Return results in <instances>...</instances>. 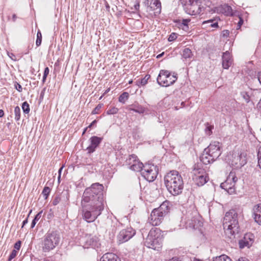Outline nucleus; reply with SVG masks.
I'll use <instances>...</instances> for the list:
<instances>
[{"mask_svg": "<svg viewBox=\"0 0 261 261\" xmlns=\"http://www.w3.org/2000/svg\"><path fill=\"white\" fill-rule=\"evenodd\" d=\"M103 186L98 183L92 185L84 191L81 202V206L105 205L102 196Z\"/></svg>", "mask_w": 261, "mask_h": 261, "instance_id": "f257e3e1", "label": "nucleus"}, {"mask_svg": "<svg viewBox=\"0 0 261 261\" xmlns=\"http://www.w3.org/2000/svg\"><path fill=\"white\" fill-rule=\"evenodd\" d=\"M164 182L168 191L173 195H177L182 192L184 182L178 171L172 170L167 173L164 176Z\"/></svg>", "mask_w": 261, "mask_h": 261, "instance_id": "f03ea898", "label": "nucleus"}, {"mask_svg": "<svg viewBox=\"0 0 261 261\" xmlns=\"http://www.w3.org/2000/svg\"><path fill=\"white\" fill-rule=\"evenodd\" d=\"M223 225L225 234L230 239H232L236 234L239 233L238 214L235 210H231L226 213Z\"/></svg>", "mask_w": 261, "mask_h": 261, "instance_id": "7ed1b4c3", "label": "nucleus"}, {"mask_svg": "<svg viewBox=\"0 0 261 261\" xmlns=\"http://www.w3.org/2000/svg\"><path fill=\"white\" fill-rule=\"evenodd\" d=\"M221 145L219 142H212L206 148L201 156V162L205 165L213 163L221 154Z\"/></svg>", "mask_w": 261, "mask_h": 261, "instance_id": "20e7f679", "label": "nucleus"}, {"mask_svg": "<svg viewBox=\"0 0 261 261\" xmlns=\"http://www.w3.org/2000/svg\"><path fill=\"white\" fill-rule=\"evenodd\" d=\"M162 239L161 230L153 228L150 230L144 243L147 247L159 250L162 247Z\"/></svg>", "mask_w": 261, "mask_h": 261, "instance_id": "39448f33", "label": "nucleus"}, {"mask_svg": "<svg viewBox=\"0 0 261 261\" xmlns=\"http://www.w3.org/2000/svg\"><path fill=\"white\" fill-rule=\"evenodd\" d=\"M169 211L168 202H163L158 208L153 210L149 218V222L153 226L160 225Z\"/></svg>", "mask_w": 261, "mask_h": 261, "instance_id": "423d86ee", "label": "nucleus"}, {"mask_svg": "<svg viewBox=\"0 0 261 261\" xmlns=\"http://www.w3.org/2000/svg\"><path fill=\"white\" fill-rule=\"evenodd\" d=\"M105 205L81 207L83 219L88 223L94 222L100 216L104 209Z\"/></svg>", "mask_w": 261, "mask_h": 261, "instance_id": "0eeeda50", "label": "nucleus"}, {"mask_svg": "<svg viewBox=\"0 0 261 261\" xmlns=\"http://www.w3.org/2000/svg\"><path fill=\"white\" fill-rule=\"evenodd\" d=\"M60 238L55 231L48 232L43 237L42 249L44 252H48L54 249L59 244Z\"/></svg>", "mask_w": 261, "mask_h": 261, "instance_id": "6e6552de", "label": "nucleus"}, {"mask_svg": "<svg viewBox=\"0 0 261 261\" xmlns=\"http://www.w3.org/2000/svg\"><path fill=\"white\" fill-rule=\"evenodd\" d=\"M225 160L231 166L235 168H240L246 164V158L239 150L230 152L226 156Z\"/></svg>", "mask_w": 261, "mask_h": 261, "instance_id": "1a4fd4ad", "label": "nucleus"}, {"mask_svg": "<svg viewBox=\"0 0 261 261\" xmlns=\"http://www.w3.org/2000/svg\"><path fill=\"white\" fill-rule=\"evenodd\" d=\"M184 7L185 12L191 15L199 14L202 11L201 2L200 0H180Z\"/></svg>", "mask_w": 261, "mask_h": 261, "instance_id": "9d476101", "label": "nucleus"}, {"mask_svg": "<svg viewBox=\"0 0 261 261\" xmlns=\"http://www.w3.org/2000/svg\"><path fill=\"white\" fill-rule=\"evenodd\" d=\"M177 74L167 70H161L157 77V83L163 87H168L173 84L177 80Z\"/></svg>", "mask_w": 261, "mask_h": 261, "instance_id": "9b49d317", "label": "nucleus"}, {"mask_svg": "<svg viewBox=\"0 0 261 261\" xmlns=\"http://www.w3.org/2000/svg\"><path fill=\"white\" fill-rule=\"evenodd\" d=\"M192 173L193 180L198 186H203L207 182V174L200 165H195Z\"/></svg>", "mask_w": 261, "mask_h": 261, "instance_id": "f8f14e48", "label": "nucleus"}, {"mask_svg": "<svg viewBox=\"0 0 261 261\" xmlns=\"http://www.w3.org/2000/svg\"><path fill=\"white\" fill-rule=\"evenodd\" d=\"M142 176L149 182L154 180L158 174V168L153 164H145L141 170Z\"/></svg>", "mask_w": 261, "mask_h": 261, "instance_id": "ddd939ff", "label": "nucleus"}, {"mask_svg": "<svg viewBox=\"0 0 261 261\" xmlns=\"http://www.w3.org/2000/svg\"><path fill=\"white\" fill-rule=\"evenodd\" d=\"M146 11L152 16H156L161 12V4L160 0H144L143 2Z\"/></svg>", "mask_w": 261, "mask_h": 261, "instance_id": "4468645a", "label": "nucleus"}, {"mask_svg": "<svg viewBox=\"0 0 261 261\" xmlns=\"http://www.w3.org/2000/svg\"><path fill=\"white\" fill-rule=\"evenodd\" d=\"M238 180L236 174L233 172H230L226 180L221 183L220 187L224 189L229 194L235 193V185Z\"/></svg>", "mask_w": 261, "mask_h": 261, "instance_id": "2eb2a0df", "label": "nucleus"}, {"mask_svg": "<svg viewBox=\"0 0 261 261\" xmlns=\"http://www.w3.org/2000/svg\"><path fill=\"white\" fill-rule=\"evenodd\" d=\"M135 234V230L131 227L121 230L117 236L119 244L125 243L131 239Z\"/></svg>", "mask_w": 261, "mask_h": 261, "instance_id": "dca6fc26", "label": "nucleus"}, {"mask_svg": "<svg viewBox=\"0 0 261 261\" xmlns=\"http://www.w3.org/2000/svg\"><path fill=\"white\" fill-rule=\"evenodd\" d=\"M126 163L129 168L135 171H141L144 166L135 154L129 155L126 160Z\"/></svg>", "mask_w": 261, "mask_h": 261, "instance_id": "f3484780", "label": "nucleus"}, {"mask_svg": "<svg viewBox=\"0 0 261 261\" xmlns=\"http://www.w3.org/2000/svg\"><path fill=\"white\" fill-rule=\"evenodd\" d=\"M210 12L211 13H222L228 16L232 15V10L230 6L227 4H224L214 7Z\"/></svg>", "mask_w": 261, "mask_h": 261, "instance_id": "a211bd4d", "label": "nucleus"}, {"mask_svg": "<svg viewBox=\"0 0 261 261\" xmlns=\"http://www.w3.org/2000/svg\"><path fill=\"white\" fill-rule=\"evenodd\" d=\"M254 241V236L252 233H246L244 238L239 241V247L244 248L245 247L249 248L252 245Z\"/></svg>", "mask_w": 261, "mask_h": 261, "instance_id": "6ab92c4d", "label": "nucleus"}, {"mask_svg": "<svg viewBox=\"0 0 261 261\" xmlns=\"http://www.w3.org/2000/svg\"><path fill=\"white\" fill-rule=\"evenodd\" d=\"M102 138L97 136H93L89 139L90 145L87 148L88 153H91L95 151L96 148L101 143Z\"/></svg>", "mask_w": 261, "mask_h": 261, "instance_id": "aec40b11", "label": "nucleus"}, {"mask_svg": "<svg viewBox=\"0 0 261 261\" xmlns=\"http://www.w3.org/2000/svg\"><path fill=\"white\" fill-rule=\"evenodd\" d=\"M83 240L85 243L84 246L85 247L89 246L96 247L97 245L98 238L96 236H92L91 234L86 235Z\"/></svg>", "mask_w": 261, "mask_h": 261, "instance_id": "412c9836", "label": "nucleus"}, {"mask_svg": "<svg viewBox=\"0 0 261 261\" xmlns=\"http://www.w3.org/2000/svg\"><path fill=\"white\" fill-rule=\"evenodd\" d=\"M232 63V59L230 53L227 51L222 56V66L224 69H228Z\"/></svg>", "mask_w": 261, "mask_h": 261, "instance_id": "4be33fe9", "label": "nucleus"}, {"mask_svg": "<svg viewBox=\"0 0 261 261\" xmlns=\"http://www.w3.org/2000/svg\"><path fill=\"white\" fill-rule=\"evenodd\" d=\"M126 5L132 12L136 13L139 11V0H128Z\"/></svg>", "mask_w": 261, "mask_h": 261, "instance_id": "5701e85b", "label": "nucleus"}, {"mask_svg": "<svg viewBox=\"0 0 261 261\" xmlns=\"http://www.w3.org/2000/svg\"><path fill=\"white\" fill-rule=\"evenodd\" d=\"M253 210L255 222L258 225H261V204L255 205Z\"/></svg>", "mask_w": 261, "mask_h": 261, "instance_id": "b1692460", "label": "nucleus"}, {"mask_svg": "<svg viewBox=\"0 0 261 261\" xmlns=\"http://www.w3.org/2000/svg\"><path fill=\"white\" fill-rule=\"evenodd\" d=\"M100 261H120V259L114 253H107L100 258Z\"/></svg>", "mask_w": 261, "mask_h": 261, "instance_id": "393cba45", "label": "nucleus"}, {"mask_svg": "<svg viewBox=\"0 0 261 261\" xmlns=\"http://www.w3.org/2000/svg\"><path fill=\"white\" fill-rule=\"evenodd\" d=\"M130 110L139 114H143L145 112L146 109L141 105H134L133 106V108L130 109Z\"/></svg>", "mask_w": 261, "mask_h": 261, "instance_id": "a878e982", "label": "nucleus"}, {"mask_svg": "<svg viewBox=\"0 0 261 261\" xmlns=\"http://www.w3.org/2000/svg\"><path fill=\"white\" fill-rule=\"evenodd\" d=\"M150 75L149 74H146L144 78L141 80H138L136 81V85L140 87L141 86H145L147 84L148 80L150 79Z\"/></svg>", "mask_w": 261, "mask_h": 261, "instance_id": "bb28decb", "label": "nucleus"}, {"mask_svg": "<svg viewBox=\"0 0 261 261\" xmlns=\"http://www.w3.org/2000/svg\"><path fill=\"white\" fill-rule=\"evenodd\" d=\"M182 56L185 59H190L192 57L193 54L191 49L188 48H186L182 50Z\"/></svg>", "mask_w": 261, "mask_h": 261, "instance_id": "cd10ccee", "label": "nucleus"}, {"mask_svg": "<svg viewBox=\"0 0 261 261\" xmlns=\"http://www.w3.org/2000/svg\"><path fill=\"white\" fill-rule=\"evenodd\" d=\"M205 133L206 135L210 136L213 133V129H214V126L208 123L205 124Z\"/></svg>", "mask_w": 261, "mask_h": 261, "instance_id": "c85d7f7f", "label": "nucleus"}, {"mask_svg": "<svg viewBox=\"0 0 261 261\" xmlns=\"http://www.w3.org/2000/svg\"><path fill=\"white\" fill-rule=\"evenodd\" d=\"M129 94L127 92H123L119 97V101L121 103H124L128 99Z\"/></svg>", "mask_w": 261, "mask_h": 261, "instance_id": "c756f323", "label": "nucleus"}, {"mask_svg": "<svg viewBox=\"0 0 261 261\" xmlns=\"http://www.w3.org/2000/svg\"><path fill=\"white\" fill-rule=\"evenodd\" d=\"M214 261H231V259L226 255L222 254L217 256L214 259Z\"/></svg>", "mask_w": 261, "mask_h": 261, "instance_id": "7c9ffc66", "label": "nucleus"}, {"mask_svg": "<svg viewBox=\"0 0 261 261\" xmlns=\"http://www.w3.org/2000/svg\"><path fill=\"white\" fill-rule=\"evenodd\" d=\"M42 212H43V211H41L39 213H38L36 215L35 217L32 221V222L31 224V228H33L35 226L37 222L41 218V217L42 216Z\"/></svg>", "mask_w": 261, "mask_h": 261, "instance_id": "2f4dec72", "label": "nucleus"}, {"mask_svg": "<svg viewBox=\"0 0 261 261\" xmlns=\"http://www.w3.org/2000/svg\"><path fill=\"white\" fill-rule=\"evenodd\" d=\"M119 109L115 107L110 108L107 111V115L116 114L118 112Z\"/></svg>", "mask_w": 261, "mask_h": 261, "instance_id": "473e14b6", "label": "nucleus"}, {"mask_svg": "<svg viewBox=\"0 0 261 261\" xmlns=\"http://www.w3.org/2000/svg\"><path fill=\"white\" fill-rule=\"evenodd\" d=\"M15 119L18 121L20 118V109L18 106H16L14 109Z\"/></svg>", "mask_w": 261, "mask_h": 261, "instance_id": "72a5a7b5", "label": "nucleus"}, {"mask_svg": "<svg viewBox=\"0 0 261 261\" xmlns=\"http://www.w3.org/2000/svg\"><path fill=\"white\" fill-rule=\"evenodd\" d=\"M50 192V189L48 187H45L42 191V194L44 199H47Z\"/></svg>", "mask_w": 261, "mask_h": 261, "instance_id": "f704fd0d", "label": "nucleus"}, {"mask_svg": "<svg viewBox=\"0 0 261 261\" xmlns=\"http://www.w3.org/2000/svg\"><path fill=\"white\" fill-rule=\"evenodd\" d=\"M22 109L23 112L25 114H28L30 112V106L26 101L23 102L22 105Z\"/></svg>", "mask_w": 261, "mask_h": 261, "instance_id": "c9c22d12", "label": "nucleus"}, {"mask_svg": "<svg viewBox=\"0 0 261 261\" xmlns=\"http://www.w3.org/2000/svg\"><path fill=\"white\" fill-rule=\"evenodd\" d=\"M42 41V35L40 31H38L37 34V39L36 44L37 46L40 45Z\"/></svg>", "mask_w": 261, "mask_h": 261, "instance_id": "e433bc0d", "label": "nucleus"}, {"mask_svg": "<svg viewBox=\"0 0 261 261\" xmlns=\"http://www.w3.org/2000/svg\"><path fill=\"white\" fill-rule=\"evenodd\" d=\"M49 70L48 67H46L44 71L43 76V79H42L43 83H44L45 82L46 77H47V75L49 74Z\"/></svg>", "mask_w": 261, "mask_h": 261, "instance_id": "4c0bfd02", "label": "nucleus"}, {"mask_svg": "<svg viewBox=\"0 0 261 261\" xmlns=\"http://www.w3.org/2000/svg\"><path fill=\"white\" fill-rule=\"evenodd\" d=\"M196 221L194 219L193 220H191V222H190L189 221H188L187 222V225H188L190 227H192L194 228L196 226Z\"/></svg>", "mask_w": 261, "mask_h": 261, "instance_id": "58836bf2", "label": "nucleus"}, {"mask_svg": "<svg viewBox=\"0 0 261 261\" xmlns=\"http://www.w3.org/2000/svg\"><path fill=\"white\" fill-rule=\"evenodd\" d=\"M102 104H98L95 109L93 110L92 113L93 114H96L99 113V111L102 108Z\"/></svg>", "mask_w": 261, "mask_h": 261, "instance_id": "ea45409f", "label": "nucleus"}, {"mask_svg": "<svg viewBox=\"0 0 261 261\" xmlns=\"http://www.w3.org/2000/svg\"><path fill=\"white\" fill-rule=\"evenodd\" d=\"M242 97L243 99L245 100L246 102H249L250 101V96L246 92H243L242 93Z\"/></svg>", "mask_w": 261, "mask_h": 261, "instance_id": "a19ab883", "label": "nucleus"}, {"mask_svg": "<svg viewBox=\"0 0 261 261\" xmlns=\"http://www.w3.org/2000/svg\"><path fill=\"white\" fill-rule=\"evenodd\" d=\"M17 254V251L16 250H13L11 253L10 254L8 260L11 261L12 259L15 257Z\"/></svg>", "mask_w": 261, "mask_h": 261, "instance_id": "79ce46f5", "label": "nucleus"}, {"mask_svg": "<svg viewBox=\"0 0 261 261\" xmlns=\"http://www.w3.org/2000/svg\"><path fill=\"white\" fill-rule=\"evenodd\" d=\"M190 19H184L182 20L181 24L184 25L185 28H184V29H188V23L190 21Z\"/></svg>", "mask_w": 261, "mask_h": 261, "instance_id": "37998d69", "label": "nucleus"}, {"mask_svg": "<svg viewBox=\"0 0 261 261\" xmlns=\"http://www.w3.org/2000/svg\"><path fill=\"white\" fill-rule=\"evenodd\" d=\"M21 242L20 241H18L17 242H16L15 244H14V250H16V251L19 250L21 247Z\"/></svg>", "mask_w": 261, "mask_h": 261, "instance_id": "c03bdc74", "label": "nucleus"}, {"mask_svg": "<svg viewBox=\"0 0 261 261\" xmlns=\"http://www.w3.org/2000/svg\"><path fill=\"white\" fill-rule=\"evenodd\" d=\"M212 22H213V20L211 19V20H208L207 21H205L204 23H211V26L213 28L218 27V25L217 22H215V23H212Z\"/></svg>", "mask_w": 261, "mask_h": 261, "instance_id": "a18cd8bd", "label": "nucleus"}, {"mask_svg": "<svg viewBox=\"0 0 261 261\" xmlns=\"http://www.w3.org/2000/svg\"><path fill=\"white\" fill-rule=\"evenodd\" d=\"M176 38V36L175 33L171 34L168 38L169 41H172Z\"/></svg>", "mask_w": 261, "mask_h": 261, "instance_id": "49530a36", "label": "nucleus"}, {"mask_svg": "<svg viewBox=\"0 0 261 261\" xmlns=\"http://www.w3.org/2000/svg\"><path fill=\"white\" fill-rule=\"evenodd\" d=\"M239 19H240V20H239V21L238 23V26H237V29H240L241 25L243 23V18L241 17H240Z\"/></svg>", "mask_w": 261, "mask_h": 261, "instance_id": "de8ad7c7", "label": "nucleus"}, {"mask_svg": "<svg viewBox=\"0 0 261 261\" xmlns=\"http://www.w3.org/2000/svg\"><path fill=\"white\" fill-rule=\"evenodd\" d=\"M15 88L18 90L19 92H21L22 91V87L18 83H16L15 84Z\"/></svg>", "mask_w": 261, "mask_h": 261, "instance_id": "09e8293b", "label": "nucleus"}, {"mask_svg": "<svg viewBox=\"0 0 261 261\" xmlns=\"http://www.w3.org/2000/svg\"><path fill=\"white\" fill-rule=\"evenodd\" d=\"M59 201L60 198L59 197H56L53 201V204L54 205H56L59 203Z\"/></svg>", "mask_w": 261, "mask_h": 261, "instance_id": "8fccbe9b", "label": "nucleus"}, {"mask_svg": "<svg viewBox=\"0 0 261 261\" xmlns=\"http://www.w3.org/2000/svg\"><path fill=\"white\" fill-rule=\"evenodd\" d=\"M257 156L258 159L261 158V144L258 147Z\"/></svg>", "mask_w": 261, "mask_h": 261, "instance_id": "3c124183", "label": "nucleus"}, {"mask_svg": "<svg viewBox=\"0 0 261 261\" xmlns=\"http://www.w3.org/2000/svg\"><path fill=\"white\" fill-rule=\"evenodd\" d=\"M257 79L259 82V83L261 85V71H259L257 73Z\"/></svg>", "mask_w": 261, "mask_h": 261, "instance_id": "603ef678", "label": "nucleus"}, {"mask_svg": "<svg viewBox=\"0 0 261 261\" xmlns=\"http://www.w3.org/2000/svg\"><path fill=\"white\" fill-rule=\"evenodd\" d=\"M238 261H249V260L246 257H240Z\"/></svg>", "mask_w": 261, "mask_h": 261, "instance_id": "864d4df0", "label": "nucleus"}, {"mask_svg": "<svg viewBox=\"0 0 261 261\" xmlns=\"http://www.w3.org/2000/svg\"><path fill=\"white\" fill-rule=\"evenodd\" d=\"M97 122V121L96 120H94L92 121V122L88 126L89 128H91Z\"/></svg>", "mask_w": 261, "mask_h": 261, "instance_id": "5fc2aeb1", "label": "nucleus"}, {"mask_svg": "<svg viewBox=\"0 0 261 261\" xmlns=\"http://www.w3.org/2000/svg\"><path fill=\"white\" fill-rule=\"evenodd\" d=\"M168 261H180L179 259L176 257H173L172 258L170 259Z\"/></svg>", "mask_w": 261, "mask_h": 261, "instance_id": "6e6d98bb", "label": "nucleus"}, {"mask_svg": "<svg viewBox=\"0 0 261 261\" xmlns=\"http://www.w3.org/2000/svg\"><path fill=\"white\" fill-rule=\"evenodd\" d=\"M258 165L259 168L261 169V158L258 159Z\"/></svg>", "mask_w": 261, "mask_h": 261, "instance_id": "4d7b16f0", "label": "nucleus"}, {"mask_svg": "<svg viewBox=\"0 0 261 261\" xmlns=\"http://www.w3.org/2000/svg\"><path fill=\"white\" fill-rule=\"evenodd\" d=\"M4 115V112L2 110H0V118L3 117Z\"/></svg>", "mask_w": 261, "mask_h": 261, "instance_id": "13d9d810", "label": "nucleus"}, {"mask_svg": "<svg viewBox=\"0 0 261 261\" xmlns=\"http://www.w3.org/2000/svg\"><path fill=\"white\" fill-rule=\"evenodd\" d=\"M28 223V219L23 221L22 227H23Z\"/></svg>", "mask_w": 261, "mask_h": 261, "instance_id": "bf43d9fd", "label": "nucleus"}, {"mask_svg": "<svg viewBox=\"0 0 261 261\" xmlns=\"http://www.w3.org/2000/svg\"><path fill=\"white\" fill-rule=\"evenodd\" d=\"M16 16L15 14H13V16H12V19H13V21H15L16 20Z\"/></svg>", "mask_w": 261, "mask_h": 261, "instance_id": "052dcab7", "label": "nucleus"}, {"mask_svg": "<svg viewBox=\"0 0 261 261\" xmlns=\"http://www.w3.org/2000/svg\"><path fill=\"white\" fill-rule=\"evenodd\" d=\"M63 168V166H62V167L60 168V169L59 170V171H58V172H59V174L61 175V172H62V170Z\"/></svg>", "mask_w": 261, "mask_h": 261, "instance_id": "680f3d73", "label": "nucleus"}, {"mask_svg": "<svg viewBox=\"0 0 261 261\" xmlns=\"http://www.w3.org/2000/svg\"><path fill=\"white\" fill-rule=\"evenodd\" d=\"M34 261H48V260H45V259H44V260H40L39 259H34Z\"/></svg>", "mask_w": 261, "mask_h": 261, "instance_id": "e2e57ef3", "label": "nucleus"}, {"mask_svg": "<svg viewBox=\"0 0 261 261\" xmlns=\"http://www.w3.org/2000/svg\"><path fill=\"white\" fill-rule=\"evenodd\" d=\"M163 54H164V53H162V54H160V55H158V56H157V57H157V58H160L161 57H162V55H163Z\"/></svg>", "mask_w": 261, "mask_h": 261, "instance_id": "0e129e2a", "label": "nucleus"}, {"mask_svg": "<svg viewBox=\"0 0 261 261\" xmlns=\"http://www.w3.org/2000/svg\"><path fill=\"white\" fill-rule=\"evenodd\" d=\"M89 127H87L86 128H85L83 133V134H85L86 131L87 130V129Z\"/></svg>", "mask_w": 261, "mask_h": 261, "instance_id": "69168bd1", "label": "nucleus"}, {"mask_svg": "<svg viewBox=\"0 0 261 261\" xmlns=\"http://www.w3.org/2000/svg\"><path fill=\"white\" fill-rule=\"evenodd\" d=\"M132 83H133V80H130V81L128 82V84H132Z\"/></svg>", "mask_w": 261, "mask_h": 261, "instance_id": "338daca9", "label": "nucleus"}, {"mask_svg": "<svg viewBox=\"0 0 261 261\" xmlns=\"http://www.w3.org/2000/svg\"><path fill=\"white\" fill-rule=\"evenodd\" d=\"M194 261H202V260H200V259H194Z\"/></svg>", "mask_w": 261, "mask_h": 261, "instance_id": "774afa93", "label": "nucleus"}]
</instances>
